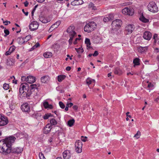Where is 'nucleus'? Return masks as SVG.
<instances>
[{
	"instance_id": "20",
	"label": "nucleus",
	"mask_w": 159,
	"mask_h": 159,
	"mask_svg": "<svg viewBox=\"0 0 159 159\" xmlns=\"http://www.w3.org/2000/svg\"><path fill=\"white\" fill-rule=\"evenodd\" d=\"M148 48V47H139L138 48V51L141 53L146 52L147 51Z\"/></svg>"
},
{
	"instance_id": "9",
	"label": "nucleus",
	"mask_w": 159,
	"mask_h": 159,
	"mask_svg": "<svg viewBox=\"0 0 159 159\" xmlns=\"http://www.w3.org/2000/svg\"><path fill=\"white\" fill-rule=\"evenodd\" d=\"M23 148L21 147H16L15 148H10L11 153H16L17 154L21 153L23 151Z\"/></svg>"
},
{
	"instance_id": "41",
	"label": "nucleus",
	"mask_w": 159,
	"mask_h": 159,
	"mask_svg": "<svg viewBox=\"0 0 159 159\" xmlns=\"http://www.w3.org/2000/svg\"><path fill=\"white\" fill-rule=\"evenodd\" d=\"M15 47L13 45L10 47L9 50L11 53L15 50Z\"/></svg>"
},
{
	"instance_id": "31",
	"label": "nucleus",
	"mask_w": 159,
	"mask_h": 159,
	"mask_svg": "<svg viewBox=\"0 0 159 159\" xmlns=\"http://www.w3.org/2000/svg\"><path fill=\"white\" fill-rule=\"evenodd\" d=\"M66 76L64 75H60L58 76L57 79L58 81L61 82L64 79Z\"/></svg>"
},
{
	"instance_id": "19",
	"label": "nucleus",
	"mask_w": 159,
	"mask_h": 159,
	"mask_svg": "<svg viewBox=\"0 0 159 159\" xmlns=\"http://www.w3.org/2000/svg\"><path fill=\"white\" fill-rule=\"evenodd\" d=\"M49 80V77L48 75H45L43 76L41 78V80L42 83H45L47 81Z\"/></svg>"
},
{
	"instance_id": "27",
	"label": "nucleus",
	"mask_w": 159,
	"mask_h": 159,
	"mask_svg": "<svg viewBox=\"0 0 159 159\" xmlns=\"http://www.w3.org/2000/svg\"><path fill=\"white\" fill-rule=\"evenodd\" d=\"M43 106L46 108H49L52 109V106L51 105H49L48 102H45L43 103Z\"/></svg>"
},
{
	"instance_id": "42",
	"label": "nucleus",
	"mask_w": 159,
	"mask_h": 159,
	"mask_svg": "<svg viewBox=\"0 0 159 159\" xmlns=\"http://www.w3.org/2000/svg\"><path fill=\"white\" fill-rule=\"evenodd\" d=\"M4 33L5 34L4 35V37H5L9 35L10 33L9 30L5 29L4 30Z\"/></svg>"
},
{
	"instance_id": "4",
	"label": "nucleus",
	"mask_w": 159,
	"mask_h": 159,
	"mask_svg": "<svg viewBox=\"0 0 159 159\" xmlns=\"http://www.w3.org/2000/svg\"><path fill=\"white\" fill-rule=\"evenodd\" d=\"M147 7L148 10L151 12L156 13L158 11V7L153 2H150L148 5Z\"/></svg>"
},
{
	"instance_id": "58",
	"label": "nucleus",
	"mask_w": 159,
	"mask_h": 159,
	"mask_svg": "<svg viewBox=\"0 0 159 159\" xmlns=\"http://www.w3.org/2000/svg\"><path fill=\"white\" fill-rule=\"evenodd\" d=\"M24 3L25 7H27L29 5V2L27 1H26Z\"/></svg>"
},
{
	"instance_id": "38",
	"label": "nucleus",
	"mask_w": 159,
	"mask_h": 159,
	"mask_svg": "<svg viewBox=\"0 0 159 159\" xmlns=\"http://www.w3.org/2000/svg\"><path fill=\"white\" fill-rule=\"evenodd\" d=\"M75 50L79 53H82L84 51L83 49L80 48H75Z\"/></svg>"
},
{
	"instance_id": "61",
	"label": "nucleus",
	"mask_w": 159,
	"mask_h": 159,
	"mask_svg": "<svg viewBox=\"0 0 159 159\" xmlns=\"http://www.w3.org/2000/svg\"><path fill=\"white\" fill-rule=\"evenodd\" d=\"M51 27H52L54 30L57 28V27H56V26L54 24L52 25Z\"/></svg>"
},
{
	"instance_id": "14",
	"label": "nucleus",
	"mask_w": 159,
	"mask_h": 159,
	"mask_svg": "<svg viewBox=\"0 0 159 159\" xmlns=\"http://www.w3.org/2000/svg\"><path fill=\"white\" fill-rule=\"evenodd\" d=\"M52 128V126L50 124H47L43 129L44 133L45 134L48 133L50 131Z\"/></svg>"
},
{
	"instance_id": "53",
	"label": "nucleus",
	"mask_w": 159,
	"mask_h": 159,
	"mask_svg": "<svg viewBox=\"0 0 159 159\" xmlns=\"http://www.w3.org/2000/svg\"><path fill=\"white\" fill-rule=\"evenodd\" d=\"M22 11L23 12L25 15V16H27L29 14V12H25V11L24 10V9H22Z\"/></svg>"
},
{
	"instance_id": "24",
	"label": "nucleus",
	"mask_w": 159,
	"mask_h": 159,
	"mask_svg": "<svg viewBox=\"0 0 159 159\" xmlns=\"http://www.w3.org/2000/svg\"><path fill=\"white\" fill-rule=\"evenodd\" d=\"M43 56L45 58H50L52 56V53L50 52H46L43 54Z\"/></svg>"
},
{
	"instance_id": "16",
	"label": "nucleus",
	"mask_w": 159,
	"mask_h": 159,
	"mask_svg": "<svg viewBox=\"0 0 159 159\" xmlns=\"http://www.w3.org/2000/svg\"><path fill=\"white\" fill-rule=\"evenodd\" d=\"M152 37V34L149 31H146L144 32L143 35L144 39L147 40H149Z\"/></svg>"
},
{
	"instance_id": "55",
	"label": "nucleus",
	"mask_w": 159,
	"mask_h": 159,
	"mask_svg": "<svg viewBox=\"0 0 159 159\" xmlns=\"http://www.w3.org/2000/svg\"><path fill=\"white\" fill-rule=\"evenodd\" d=\"M73 109L74 110H76L78 109V107L77 106L75 105L73 106Z\"/></svg>"
},
{
	"instance_id": "35",
	"label": "nucleus",
	"mask_w": 159,
	"mask_h": 159,
	"mask_svg": "<svg viewBox=\"0 0 159 159\" xmlns=\"http://www.w3.org/2000/svg\"><path fill=\"white\" fill-rule=\"evenodd\" d=\"M89 8H91L92 9L95 10L96 9V7L94 5L92 2H90L89 5Z\"/></svg>"
},
{
	"instance_id": "50",
	"label": "nucleus",
	"mask_w": 159,
	"mask_h": 159,
	"mask_svg": "<svg viewBox=\"0 0 159 159\" xmlns=\"http://www.w3.org/2000/svg\"><path fill=\"white\" fill-rule=\"evenodd\" d=\"M98 54V52L97 51H95L94 53L93 54V56L94 57H96L97 56Z\"/></svg>"
},
{
	"instance_id": "10",
	"label": "nucleus",
	"mask_w": 159,
	"mask_h": 159,
	"mask_svg": "<svg viewBox=\"0 0 159 159\" xmlns=\"http://www.w3.org/2000/svg\"><path fill=\"white\" fill-rule=\"evenodd\" d=\"M30 107L28 104L27 103H25L21 105V108L23 111L29 113L30 111Z\"/></svg>"
},
{
	"instance_id": "59",
	"label": "nucleus",
	"mask_w": 159,
	"mask_h": 159,
	"mask_svg": "<svg viewBox=\"0 0 159 159\" xmlns=\"http://www.w3.org/2000/svg\"><path fill=\"white\" fill-rule=\"evenodd\" d=\"M11 52L9 50H8V51L6 52L5 55H9L11 54Z\"/></svg>"
},
{
	"instance_id": "56",
	"label": "nucleus",
	"mask_w": 159,
	"mask_h": 159,
	"mask_svg": "<svg viewBox=\"0 0 159 159\" xmlns=\"http://www.w3.org/2000/svg\"><path fill=\"white\" fill-rule=\"evenodd\" d=\"M148 87L149 88H151L153 87V85L151 83H150L148 84Z\"/></svg>"
},
{
	"instance_id": "23",
	"label": "nucleus",
	"mask_w": 159,
	"mask_h": 159,
	"mask_svg": "<svg viewBox=\"0 0 159 159\" xmlns=\"http://www.w3.org/2000/svg\"><path fill=\"white\" fill-rule=\"evenodd\" d=\"M40 20L43 23H46L50 21V20L49 18L41 17L40 19Z\"/></svg>"
},
{
	"instance_id": "28",
	"label": "nucleus",
	"mask_w": 159,
	"mask_h": 159,
	"mask_svg": "<svg viewBox=\"0 0 159 159\" xmlns=\"http://www.w3.org/2000/svg\"><path fill=\"white\" fill-rule=\"evenodd\" d=\"M17 40L18 43L20 44H22L25 42V40L24 39V38L21 37L18 38Z\"/></svg>"
},
{
	"instance_id": "62",
	"label": "nucleus",
	"mask_w": 159,
	"mask_h": 159,
	"mask_svg": "<svg viewBox=\"0 0 159 159\" xmlns=\"http://www.w3.org/2000/svg\"><path fill=\"white\" fill-rule=\"evenodd\" d=\"M53 30H54L52 28V27H51V26L50 27V28H49V29L48 30V32H52Z\"/></svg>"
},
{
	"instance_id": "11",
	"label": "nucleus",
	"mask_w": 159,
	"mask_h": 159,
	"mask_svg": "<svg viewBox=\"0 0 159 159\" xmlns=\"http://www.w3.org/2000/svg\"><path fill=\"white\" fill-rule=\"evenodd\" d=\"M39 25L37 21H34L30 23V31H33L37 29Z\"/></svg>"
},
{
	"instance_id": "30",
	"label": "nucleus",
	"mask_w": 159,
	"mask_h": 159,
	"mask_svg": "<svg viewBox=\"0 0 159 159\" xmlns=\"http://www.w3.org/2000/svg\"><path fill=\"white\" fill-rule=\"evenodd\" d=\"M50 124L52 125H55L57 124V122L55 119L52 118L50 120Z\"/></svg>"
},
{
	"instance_id": "15",
	"label": "nucleus",
	"mask_w": 159,
	"mask_h": 159,
	"mask_svg": "<svg viewBox=\"0 0 159 159\" xmlns=\"http://www.w3.org/2000/svg\"><path fill=\"white\" fill-rule=\"evenodd\" d=\"M114 18V15L113 14H109L107 15L103 18V20L104 22H108L110 20H112Z\"/></svg>"
},
{
	"instance_id": "45",
	"label": "nucleus",
	"mask_w": 159,
	"mask_h": 159,
	"mask_svg": "<svg viewBox=\"0 0 159 159\" xmlns=\"http://www.w3.org/2000/svg\"><path fill=\"white\" fill-rule=\"evenodd\" d=\"M39 157L40 159H45L43 154L41 152L39 154Z\"/></svg>"
},
{
	"instance_id": "46",
	"label": "nucleus",
	"mask_w": 159,
	"mask_h": 159,
	"mask_svg": "<svg viewBox=\"0 0 159 159\" xmlns=\"http://www.w3.org/2000/svg\"><path fill=\"white\" fill-rule=\"evenodd\" d=\"M61 24V22L60 21H58L57 22H56V23H55L54 24L56 26V27H58V26L60 24Z\"/></svg>"
},
{
	"instance_id": "32",
	"label": "nucleus",
	"mask_w": 159,
	"mask_h": 159,
	"mask_svg": "<svg viewBox=\"0 0 159 159\" xmlns=\"http://www.w3.org/2000/svg\"><path fill=\"white\" fill-rule=\"evenodd\" d=\"M128 10H128V13H127V15H128L129 16H132V15L134 13V10L131 8H129Z\"/></svg>"
},
{
	"instance_id": "22",
	"label": "nucleus",
	"mask_w": 159,
	"mask_h": 159,
	"mask_svg": "<svg viewBox=\"0 0 159 159\" xmlns=\"http://www.w3.org/2000/svg\"><path fill=\"white\" fill-rule=\"evenodd\" d=\"M114 73L115 74L120 75L122 74V71L120 68L116 67L114 70Z\"/></svg>"
},
{
	"instance_id": "44",
	"label": "nucleus",
	"mask_w": 159,
	"mask_h": 159,
	"mask_svg": "<svg viewBox=\"0 0 159 159\" xmlns=\"http://www.w3.org/2000/svg\"><path fill=\"white\" fill-rule=\"evenodd\" d=\"M59 103L60 106L61 108L64 109L65 107V106L62 102H59Z\"/></svg>"
},
{
	"instance_id": "26",
	"label": "nucleus",
	"mask_w": 159,
	"mask_h": 159,
	"mask_svg": "<svg viewBox=\"0 0 159 159\" xmlns=\"http://www.w3.org/2000/svg\"><path fill=\"white\" fill-rule=\"evenodd\" d=\"M85 43L86 44L87 48H91L90 45H91V43L89 39L86 38L85 41Z\"/></svg>"
},
{
	"instance_id": "40",
	"label": "nucleus",
	"mask_w": 159,
	"mask_h": 159,
	"mask_svg": "<svg viewBox=\"0 0 159 159\" xmlns=\"http://www.w3.org/2000/svg\"><path fill=\"white\" fill-rule=\"evenodd\" d=\"M36 78L35 77L30 75V84L35 81Z\"/></svg>"
},
{
	"instance_id": "25",
	"label": "nucleus",
	"mask_w": 159,
	"mask_h": 159,
	"mask_svg": "<svg viewBox=\"0 0 159 159\" xmlns=\"http://www.w3.org/2000/svg\"><path fill=\"white\" fill-rule=\"evenodd\" d=\"M140 59L138 58H136L133 60L134 66L135 67L136 66L139 65L140 63L139 62Z\"/></svg>"
},
{
	"instance_id": "39",
	"label": "nucleus",
	"mask_w": 159,
	"mask_h": 159,
	"mask_svg": "<svg viewBox=\"0 0 159 159\" xmlns=\"http://www.w3.org/2000/svg\"><path fill=\"white\" fill-rule=\"evenodd\" d=\"M129 8H125L124 9H123L122 11V13L125 14L127 15V13H128V10Z\"/></svg>"
},
{
	"instance_id": "8",
	"label": "nucleus",
	"mask_w": 159,
	"mask_h": 159,
	"mask_svg": "<svg viewBox=\"0 0 159 159\" xmlns=\"http://www.w3.org/2000/svg\"><path fill=\"white\" fill-rule=\"evenodd\" d=\"M8 123L7 117L0 114V126L5 125Z\"/></svg>"
},
{
	"instance_id": "5",
	"label": "nucleus",
	"mask_w": 159,
	"mask_h": 159,
	"mask_svg": "<svg viewBox=\"0 0 159 159\" xmlns=\"http://www.w3.org/2000/svg\"><path fill=\"white\" fill-rule=\"evenodd\" d=\"M75 27L72 25L68 28L66 30V32L68 34L69 36L75 37L76 36V33L75 30Z\"/></svg>"
},
{
	"instance_id": "2",
	"label": "nucleus",
	"mask_w": 159,
	"mask_h": 159,
	"mask_svg": "<svg viewBox=\"0 0 159 159\" xmlns=\"http://www.w3.org/2000/svg\"><path fill=\"white\" fill-rule=\"evenodd\" d=\"M20 95L23 94L22 96L26 97L28 99L30 98V91L29 84L26 83L21 84L19 88Z\"/></svg>"
},
{
	"instance_id": "17",
	"label": "nucleus",
	"mask_w": 159,
	"mask_h": 159,
	"mask_svg": "<svg viewBox=\"0 0 159 159\" xmlns=\"http://www.w3.org/2000/svg\"><path fill=\"white\" fill-rule=\"evenodd\" d=\"M83 2L82 0H74L71 2V4L73 6L79 5L82 4Z\"/></svg>"
},
{
	"instance_id": "3",
	"label": "nucleus",
	"mask_w": 159,
	"mask_h": 159,
	"mask_svg": "<svg viewBox=\"0 0 159 159\" xmlns=\"http://www.w3.org/2000/svg\"><path fill=\"white\" fill-rule=\"evenodd\" d=\"M97 25L94 22H90L87 24L84 28V31L90 33L93 31L96 27Z\"/></svg>"
},
{
	"instance_id": "7",
	"label": "nucleus",
	"mask_w": 159,
	"mask_h": 159,
	"mask_svg": "<svg viewBox=\"0 0 159 159\" xmlns=\"http://www.w3.org/2000/svg\"><path fill=\"white\" fill-rule=\"evenodd\" d=\"M122 25V21L120 19H116L113 21L111 25L112 26V29L113 30H116L117 29V28H118L120 26Z\"/></svg>"
},
{
	"instance_id": "49",
	"label": "nucleus",
	"mask_w": 159,
	"mask_h": 159,
	"mask_svg": "<svg viewBox=\"0 0 159 159\" xmlns=\"http://www.w3.org/2000/svg\"><path fill=\"white\" fill-rule=\"evenodd\" d=\"M81 138V140L85 142L86 141V140H87L86 139L87 138V137H85L84 138V137L83 136H82Z\"/></svg>"
},
{
	"instance_id": "47",
	"label": "nucleus",
	"mask_w": 159,
	"mask_h": 159,
	"mask_svg": "<svg viewBox=\"0 0 159 159\" xmlns=\"http://www.w3.org/2000/svg\"><path fill=\"white\" fill-rule=\"evenodd\" d=\"M70 37V39H69V42L70 44H71L72 43V41L73 39V38L74 37H72V36H69Z\"/></svg>"
},
{
	"instance_id": "33",
	"label": "nucleus",
	"mask_w": 159,
	"mask_h": 159,
	"mask_svg": "<svg viewBox=\"0 0 159 159\" xmlns=\"http://www.w3.org/2000/svg\"><path fill=\"white\" fill-rule=\"evenodd\" d=\"M75 122V120L74 119L69 120L67 122L68 125L70 126H72L74 123Z\"/></svg>"
},
{
	"instance_id": "48",
	"label": "nucleus",
	"mask_w": 159,
	"mask_h": 159,
	"mask_svg": "<svg viewBox=\"0 0 159 159\" xmlns=\"http://www.w3.org/2000/svg\"><path fill=\"white\" fill-rule=\"evenodd\" d=\"M29 78H30V75H29L27 76L26 78V79H25V81L27 82L28 83V84H30V80H29Z\"/></svg>"
},
{
	"instance_id": "1",
	"label": "nucleus",
	"mask_w": 159,
	"mask_h": 159,
	"mask_svg": "<svg viewBox=\"0 0 159 159\" xmlns=\"http://www.w3.org/2000/svg\"><path fill=\"white\" fill-rule=\"evenodd\" d=\"M15 139V137L10 136L6 138L3 141H0V152L6 155L10 153V148Z\"/></svg>"
},
{
	"instance_id": "34",
	"label": "nucleus",
	"mask_w": 159,
	"mask_h": 159,
	"mask_svg": "<svg viewBox=\"0 0 159 159\" xmlns=\"http://www.w3.org/2000/svg\"><path fill=\"white\" fill-rule=\"evenodd\" d=\"M40 46V44L39 43H37L35 45H34L32 47L30 48V51H33L36 48Z\"/></svg>"
},
{
	"instance_id": "64",
	"label": "nucleus",
	"mask_w": 159,
	"mask_h": 159,
	"mask_svg": "<svg viewBox=\"0 0 159 159\" xmlns=\"http://www.w3.org/2000/svg\"><path fill=\"white\" fill-rule=\"evenodd\" d=\"M26 77L25 76H23L21 78L22 80L25 81V79H26Z\"/></svg>"
},
{
	"instance_id": "52",
	"label": "nucleus",
	"mask_w": 159,
	"mask_h": 159,
	"mask_svg": "<svg viewBox=\"0 0 159 159\" xmlns=\"http://www.w3.org/2000/svg\"><path fill=\"white\" fill-rule=\"evenodd\" d=\"M34 114L35 116V117L36 118H37L38 116H41L40 114H39L38 113H35Z\"/></svg>"
},
{
	"instance_id": "63",
	"label": "nucleus",
	"mask_w": 159,
	"mask_h": 159,
	"mask_svg": "<svg viewBox=\"0 0 159 159\" xmlns=\"http://www.w3.org/2000/svg\"><path fill=\"white\" fill-rule=\"evenodd\" d=\"M71 69V68L70 66H67L66 68V70L67 71H70Z\"/></svg>"
},
{
	"instance_id": "51",
	"label": "nucleus",
	"mask_w": 159,
	"mask_h": 159,
	"mask_svg": "<svg viewBox=\"0 0 159 159\" xmlns=\"http://www.w3.org/2000/svg\"><path fill=\"white\" fill-rule=\"evenodd\" d=\"M66 105H68L69 107H70L73 106V104L72 102H70L69 103H67Z\"/></svg>"
},
{
	"instance_id": "29",
	"label": "nucleus",
	"mask_w": 159,
	"mask_h": 159,
	"mask_svg": "<svg viewBox=\"0 0 159 159\" xmlns=\"http://www.w3.org/2000/svg\"><path fill=\"white\" fill-rule=\"evenodd\" d=\"M86 84L88 85L91 84L92 83H95V80L92 79L90 78H88L86 80Z\"/></svg>"
},
{
	"instance_id": "54",
	"label": "nucleus",
	"mask_w": 159,
	"mask_h": 159,
	"mask_svg": "<svg viewBox=\"0 0 159 159\" xmlns=\"http://www.w3.org/2000/svg\"><path fill=\"white\" fill-rule=\"evenodd\" d=\"M80 39L79 38H76V39H75V41L73 42L74 44H75V45L77 43V40H79Z\"/></svg>"
},
{
	"instance_id": "43",
	"label": "nucleus",
	"mask_w": 159,
	"mask_h": 159,
	"mask_svg": "<svg viewBox=\"0 0 159 159\" xmlns=\"http://www.w3.org/2000/svg\"><path fill=\"white\" fill-rule=\"evenodd\" d=\"M3 89L6 90H7L9 88V85L6 84H3Z\"/></svg>"
},
{
	"instance_id": "37",
	"label": "nucleus",
	"mask_w": 159,
	"mask_h": 159,
	"mask_svg": "<svg viewBox=\"0 0 159 159\" xmlns=\"http://www.w3.org/2000/svg\"><path fill=\"white\" fill-rule=\"evenodd\" d=\"M141 135V132L138 131L137 133L134 135V137L136 138L137 139H138L139 138Z\"/></svg>"
},
{
	"instance_id": "57",
	"label": "nucleus",
	"mask_w": 159,
	"mask_h": 159,
	"mask_svg": "<svg viewBox=\"0 0 159 159\" xmlns=\"http://www.w3.org/2000/svg\"><path fill=\"white\" fill-rule=\"evenodd\" d=\"M28 36H27L25 38H24V39H25V42H27V41L29 40V39L28 38Z\"/></svg>"
},
{
	"instance_id": "60",
	"label": "nucleus",
	"mask_w": 159,
	"mask_h": 159,
	"mask_svg": "<svg viewBox=\"0 0 159 159\" xmlns=\"http://www.w3.org/2000/svg\"><path fill=\"white\" fill-rule=\"evenodd\" d=\"M11 62V61H8V60H7V64L8 66H10L11 64L10 63Z\"/></svg>"
},
{
	"instance_id": "13",
	"label": "nucleus",
	"mask_w": 159,
	"mask_h": 159,
	"mask_svg": "<svg viewBox=\"0 0 159 159\" xmlns=\"http://www.w3.org/2000/svg\"><path fill=\"white\" fill-rule=\"evenodd\" d=\"M71 154L69 150H66L63 153V156L64 158L65 159H69L71 156Z\"/></svg>"
},
{
	"instance_id": "36",
	"label": "nucleus",
	"mask_w": 159,
	"mask_h": 159,
	"mask_svg": "<svg viewBox=\"0 0 159 159\" xmlns=\"http://www.w3.org/2000/svg\"><path fill=\"white\" fill-rule=\"evenodd\" d=\"M52 116V115L51 114H46L43 116V118L44 120H46L48 119L49 117Z\"/></svg>"
},
{
	"instance_id": "12",
	"label": "nucleus",
	"mask_w": 159,
	"mask_h": 159,
	"mask_svg": "<svg viewBox=\"0 0 159 159\" xmlns=\"http://www.w3.org/2000/svg\"><path fill=\"white\" fill-rule=\"evenodd\" d=\"M134 30V26L131 25H127L125 28V30L127 34L131 33Z\"/></svg>"
},
{
	"instance_id": "6",
	"label": "nucleus",
	"mask_w": 159,
	"mask_h": 159,
	"mask_svg": "<svg viewBox=\"0 0 159 159\" xmlns=\"http://www.w3.org/2000/svg\"><path fill=\"white\" fill-rule=\"evenodd\" d=\"M82 143L80 140L76 141L75 144V150L78 153H81L82 152Z\"/></svg>"
},
{
	"instance_id": "21",
	"label": "nucleus",
	"mask_w": 159,
	"mask_h": 159,
	"mask_svg": "<svg viewBox=\"0 0 159 159\" xmlns=\"http://www.w3.org/2000/svg\"><path fill=\"white\" fill-rule=\"evenodd\" d=\"M139 19L140 21L144 23H148L149 21L148 19L144 17V16L143 15V13H142V15L140 16Z\"/></svg>"
},
{
	"instance_id": "18",
	"label": "nucleus",
	"mask_w": 159,
	"mask_h": 159,
	"mask_svg": "<svg viewBox=\"0 0 159 159\" xmlns=\"http://www.w3.org/2000/svg\"><path fill=\"white\" fill-rule=\"evenodd\" d=\"M39 86V84H33L30 85V92L37 90ZM31 93H30V94Z\"/></svg>"
}]
</instances>
